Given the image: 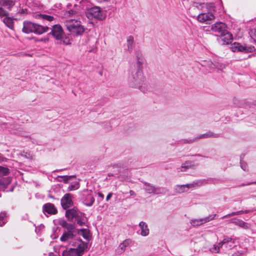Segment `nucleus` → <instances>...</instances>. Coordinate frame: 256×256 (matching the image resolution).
<instances>
[{
	"label": "nucleus",
	"mask_w": 256,
	"mask_h": 256,
	"mask_svg": "<svg viewBox=\"0 0 256 256\" xmlns=\"http://www.w3.org/2000/svg\"><path fill=\"white\" fill-rule=\"evenodd\" d=\"M142 68L132 67L129 70L128 82L132 88H138L144 92L146 78L144 76Z\"/></svg>",
	"instance_id": "obj_1"
},
{
	"label": "nucleus",
	"mask_w": 256,
	"mask_h": 256,
	"mask_svg": "<svg viewBox=\"0 0 256 256\" xmlns=\"http://www.w3.org/2000/svg\"><path fill=\"white\" fill-rule=\"evenodd\" d=\"M72 248L68 250H64L62 252L63 256H82L88 248L87 243L83 242L81 239L76 240L71 242Z\"/></svg>",
	"instance_id": "obj_2"
},
{
	"label": "nucleus",
	"mask_w": 256,
	"mask_h": 256,
	"mask_svg": "<svg viewBox=\"0 0 256 256\" xmlns=\"http://www.w3.org/2000/svg\"><path fill=\"white\" fill-rule=\"evenodd\" d=\"M66 216L70 222H72L74 218L76 222L80 226L86 225L88 222V218L84 214L76 208L67 210L66 212Z\"/></svg>",
	"instance_id": "obj_3"
},
{
	"label": "nucleus",
	"mask_w": 256,
	"mask_h": 256,
	"mask_svg": "<svg viewBox=\"0 0 256 256\" xmlns=\"http://www.w3.org/2000/svg\"><path fill=\"white\" fill-rule=\"evenodd\" d=\"M64 24L67 30L72 34L81 35L84 31V28L81 24V22L78 20H67Z\"/></svg>",
	"instance_id": "obj_4"
},
{
	"label": "nucleus",
	"mask_w": 256,
	"mask_h": 256,
	"mask_svg": "<svg viewBox=\"0 0 256 256\" xmlns=\"http://www.w3.org/2000/svg\"><path fill=\"white\" fill-rule=\"evenodd\" d=\"M48 30V26H43L30 22H24L22 31L26 34L34 32L36 34H41L47 32Z\"/></svg>",
	"instance_id": "obj_5"
},
{
	"label": "nucleus",
	"mask_w": 256,
	"mask_h": 256,
	"mask_svg": "<svg viewBox=\"0 0 256 256\" xmlns=\"http://www.w3.org/2000/svg\"><path fill=\"white\" fill-rule=\"evenodd\" d=\"M52 36L57 40H60L61 43L64 44H70L69 38L64 34V30L60 24H54L51 28V32Z\"/></svg>",
	"instance_id": "obj_6"
},
{
	"label": "nucleus",
	"mask_w": 256,
	"mask_h": 256,
	"mask_svg": "<svg viewBox=\"0 0 256 256\" xmlns=\"http://www.w3.org/2000/svg\"><path fill=\"white\" fill-rule=\"evenodd\" d=\"M88 17L94 18L98 20H103L106 17V14L101 10L99 6H94L88 10Z\"/></svg>",
	"instance_id": "obj_7"
},
{
	"label": "nucleus",
	"mask_w": 256,
	"mask_h": 256,
	"mask_svg": "<svg viewBox=\"0 0 256 256\" xmlns=\"http://www.w3.org/2000/svg\"><path fill=\"white\" fill-rule=\"evenodd\" d=\"M231 48L234 52H240L248 53L253 52L255 51V48L254 46H243L240 43L236 42L232 44Z\"/></svg>",
	"instance_id": "obj_8"
},
{
	"label": "nucleus",
	"mask_w": 256,
	"mask_h": 256,
	"mask_svg": "<svg viewBox=\"0 0 256 256\" xmlns=\"http://www.w3.org/2000/svg\"><path fill=\"white\" fill-rule=\"evenodd\" d=\"M144 188L147 193L153 194H163L166 191L164 188L155 186L146 182H144Z\"/></svg>",
	"instance_id": "obj_9"
},
{
	"label": "nucleus",
	"mask_w": 256,
	"mask_h": 256,
	"mask_svg": "<svg viewBox=\"0 0 256 256\" xmlns=\"http://www.w3.org/2000/svg\"><path fill=\"white\" fill-rule=\"evenodd\" d=\"M202 181L199 180L194 182L192 183L184 184V185H176L175 187V190L178 193H182L187 190L195 187L196 186H200L202 184Z\"/></svg>",
	"instance_id": "obj_10"
},
{
	"label": "nucleus",
	"mask_w": 256,
	"mask_h": 256,
	"mask_svg": "<svg viewBox=\"0 0 256 256\" xmlns=\"http://www.w3.org/2000/svg\"><path fill=\"white\" fill-rule=\"evenodd\" d=\"M216 216V214H214L204 218L192 220L190 223L194 226H200L215 219Z\"/></svg>",
	"instance_id": "obj_11"
},
{
	"label": "nucleus",
	"mask_w": 256,
	"mask_h": 256,
	"mask_svg": "<svg viewBox=\"0 0 256 256\" xmlns=\"http://www.w3.org/2000/svg\"><path fill=\"white\" fill-rule=\"evenodd\" d=\"M72 195L70 194H66L62 198L60 202L61 205L64 209H67L71 206L73 204L72 200Z\"/></svg>",
	"instance_id": "obj_12"
},
{
	"label": "nucleus",
	"mask_w": 256,
	"mask_h": 256,
	"mask_svg": "<svg viewBox=\"0 0 256 256\" xmlns=\"http://www.w3.org/2000/svg\"><path fill=\"white\" fill-rule=\"evenodd\" d=\"M226 26L225 24L221 22H216L212 26L211 30L213 32L222 34L226 32Z\"/></svg>",
	"instance_id": "obj_13"
},
{
	"label": "nucleus",
	"mask_w": 256,
	"mask_h": 256,
	"mask_svg": "<svg viewBox=\"0 0 256 256\" xmlns=\"http://www.w3.org/2000/svg\"><path fill=\"white\" fill-rule=\"evenodd\" d=\"M214 16L213 13L210 12L200 14L197 16V20L200 22H206L214 20Z\"/></svg>",
	"instance_id": "obj_14"
},
{
	"label": "nucleus",
	"mask_w": 256,
	"mask_h": 256,
	"mask_svg": "<svg viewBox=\"0 0 256 256\" xmlns=\"http://www.w3.org/2000/svg\"><path fill=\"white\" fill-rule=\"evenodd\" d=\"M42 210L44 213L46 212L49 214H56L58 213V210L54 205L49 202L43 206Z\"/></svg>",
	"instance_id": "obj_15"
},
{
	"label": "nucleus",
	"mask_w": 256,
	"mask_h": 256,
	"mask_svg": "<svg viewBox=\"0 0 256 256\" xmlns=\"http://www.w3.org/2000/svg\"><path fill=\"white\" fill-rule=\"evenodd\" d=\"M135 56L136 62V66H135L136 68H143L142 65L144 64L145 59L142 52L139 50H136L135 52Z\"/></svg>",
	"instance_id": "obj_16"
},
{
	"label": "nucleus",
	"mask_w": 256,
	"mask_h": 256,
	"mask_svg": "<svg viewBox=\"0 0 256 256\" xmlns=\"http://www.w3.org/2000/svg\"><path fill=\"white\" fill-rule=\"evenodd\" d=\"M74 236V234L72 233L64 232L62 236L60 237V240L63 242H68L71 245V242L78 239H73Z\"/></svg>",
	"instance_id": "obj_17"
},
{
	"label": "nucleus",
	"mask_w": 256,
	"mask_h": 256,
	"mask_svg": "<svg viewBox=\"0 0 256 256\" xmlns=\"http://www.w3.org/2000/svg\"><path fill=\"white\" fill-rule=\"evenodd\" d=\"M220 38L222 39V40L223 41V44H229L231 42L233 38L232 35L230 33L228 32L227 30H226V32L224 33L220 34Z\"/></svg>",
	"instance_id": "obj_18"
},
{
	"label": "nucleus",
	"mask_w": 256,
	"mask_h": 256,
	"mask_svg": "<svg viewBox=\"0 0 256 256\" xmlns=\"http://www.w3.org/2000/svg\"><path fill=\"white\" fill-rule=\"evenodd\" d=\"M130 240H126L121 243L116 249V252L118 254H122L126 250V248L130 244Z\"/></svg>",
	"instance_id": "obj_19"
},
{
	"label": "nucleus",
	"mask_w": 256,
	"mask_h": 256,
	"mask_svg": "<svg viewBox=\"0 0 256 256\" xmlns=\"http://www.w3.org/2000/svg\"><path fill=\"white\" fill-rule=\"evenodd\" d=\"M139 226L140 228V234L142 236H146L149 234V229L148 224L144 222H140L139 223Z\"/></svg>",
	"instance_id": "obj_20"
},
{
	"label": "nucleus",
	"mask_w": 256,
	"mask_h": 256,
	"mask_svg": "<svg viewBox=\"0 0 256 256\" xmlns=\"http://www.w3.org/2000/svg\"><path fill=\"white\" fill-rule=\"evenodd\" d=\"M219 136V134H218L214 133L212 132H208L206 134H202L196 137V139L198 140L199 139L206 138H217Z\"/></svg>",
	"instance_id": "obj_21"
},
{
	"label": "nucleus",
	"mask_w": 256,
	"mask_h": 256,
	"mask_svg": "<svg viewBox=\"0 0 256 256\" xmlns=\"http://www.w3.org/2000/svg\"><path fill=\"white\" fill-rule=\"evenodd\" d=\"M127 50L131 53L134 46V37L132 36H128L127 38Z\"/></svg>",
	"instance_id": "obj_22"
},
{
	"label": "nucleus",
	"mask_w": 256,
	"mask_h": 256,
	"mask_svg": "<svg viewBox=\"0 0 256 256\" xmlns=\"http://www.w3.org/2000/svg\"><path fill=\"white\" fill-rule=\"evenodd\" d=\"M15 2L12 0H4L0 2V6L6 8L8 10H11L14 5Z\"/></svg>",
	"instance_id": "obj_23"
},
{
	"label": "nucleus",
	"mask_w": 256,
	"mask_h": 256,
	"mask_svg": "<svg viewBox=\"0 0 256 256\" xmlns=\"http://www.w3.org/2000/svg\"><path fill=\"white\" fill-rule=\"evenodd\" d=\"M232 222L234 224L246 230L250 228V226L248 223L246 222L240 220H236Z\"/></svg>",
	"instance_id": "obj_24"
},
{
	"label": "nucleus",
	"mask_w": 256,
	"mask_h": 256,
	"mask_svg": "<svg viewBox=\"0 0 256 256\" xmlns=\"http://www.w3.org/2000/svg\"><path fill=\"white\" fill-rule=\"evenodd\" d=\"M94 202V198L91 194L87 195L86 199L84 200V203L88 206H92Z\"/></svg>",
	"instance_id": "obj_25"
},
{
	"label": "nucleus",
	"mask_w": 256,
	"mask_h": 256,
	"mask_svg": "<svg viewBox=\"0 0 256 256\" xmlns=\"http://www.w3.org/2000/svg\"><path fill=\"white\" fill-rule=\"evenodd\" d=\"M6 213L1 212L0 213V226H3L6 222Z\"/></svg>",
	"instance_id": "obj_26"
},
{
	"label": "nucleus",
	"mask_w": 256,
	"mask_h": 256,
	"mask_svg": "<svg viewBox=\"0 0 256 256\" xmlns=\"http://www.w3.org/2000/svg\"><path fill=\"white\" fill-rule=\"evenodd\" d=\"M230 242H232V238L226 237L224 238L222 242H218L216 245L219 246L220 249V248H222L223 246L225 248L226 244H228Z\"/></svg>",
	"instance_id": "obj_27"
},
{
	"label": "nucleus",
	"mask_w": 256,
	"mask_h": 256,
	"mask_svg": "<svg viewBox=\"0 0 256 256\" xmlns=\"http://www.w3.org/2000/svg\"><path fill=\"white\" fill-rule=\"evenodd\" d=\"M11 182V180L8 178H2L0 182V185L2 188H6L8 185Z\"/></svg>",
	"instance_id": "obj_28"
},
{
	"label": "nucleus",
	"mask_w": 256,
	"mask_h": 256,
	"mask_svg": "<svg viewBox=\"0 0 256 256\" xmlns=\"http://www.w3.org/2000/svg\"><path fill=\"white\" fill-rule=\"evenodd\" d=\"M4 22L6 24V25L8 27L10 28H12L13 27V20L9 18V17H6L4 18Z\"/></svg>",
	"instance_id": "obj_29"
},
{
	"label": "nucleus",
	"mask_w": 256,
	"mask_h": 256,
	"mask_svg": "<svg viewBox=\"0 0 256 256\" xmlns=\"http://www.w3.org/2000/svg\"><path fill=\"white\" fill-rule=\"evenodd\" d=\"M194 166L193 162L192 161H186L184 163L182 166V171H184L185 169L191 168Z\"/></svg>",
	"instance_id": "obj_30"
},
{
	"label": "nucleus",
	"mask_w": 256,
	"mask_h": 256,
	"mask_svg": "<svg viewBox=\"0 0 256 256\" xmlns=\"http://www.w3.org/2000/svg\"><path fill=\"white\" fill-rule=\"evenodd\" d=\"M206 8L208 10V12H210L214 14V12H215L216 8L214 6V4L212 2L204 4Z\"/></svg>",
	"instance_id": "obj_31"
},
{
	"label": "nucleus",
	"mask_w": 256,
	"mask_h": 256,
	"mask_svg": "<svg viewBox=\"0 0 256 256\" xmlns=\"http://www.w3.org/2000/svg\"><path fill=\"white\" fill-rule=\"evenodd\" d=\"M38 16L43 20H46L48 22H52L54 19V16L49 15H46L45 14H40L38 15Z\"/></svg>",
	"instance_id": "obj_32"
},
{
	"label": "nucleus",
	"mask_w": 256,
	"mask_h": 256,
	"mask_svg": "<svg viewBox=\"0 0 256 256\" xmlns=\"http://www.w3.org/2000/svg\"><path fill=\"white\" fill-rule=\"evenodd\" d=\"M65 228L66 230V231H65L64 232H68V233H72V234H74V230H75V226L74 224H69Z\"/></svg>",
	"instance_id": "obj_33"
},
{
	"label": "nucleus",
	"mask_w": 256,
	"mask_h": 256,
	"mask_svg": "<svg viewBox=\"0 0 256 256\" xmlns=\"http://www.w3.org/2000/svg\"><path fill=\"white\" fill-rule=\"evenodd\" d=\"M10 173V170L5 167L0 166V174L6 176Z\"/></svg>",
	"instance_id": "obj_34"
},
{
	"label": "nucleus",
	"mask_w": 256,
	"mask_h": 256,
	"mask_svg": "<svg viewBox=\"0 0 256 256\" xmlns=\"http://www.w3.org/2000/svg\"><path fill=\"white\" fill-rule=\"evenodd\" d=\"M80 187L79 183L76 182L75 184L69 186L68 188V190L72 191L78 190Z\"/></svg>",
	"instance_id": "obj_35"
},
{
	"label": "nucleus",
	"mask_w": 256,
	"mask_h": 256,
	"mask_svg": "<svg viewBox=\"0 0 256 256\" xmlns=\"http://www.w3.org/2000/svg\"><path fill=\"white\" fill-rule=\"evenodd\" d=\"M198 140L196 139V137L194 138H190L189 140L184 139L179 141L180 143L184 144H192L194 142Z\"/></svg>",
	"instance_id": "obj_36"
},
{
	"label": "nucleus",
	"mask_w": 256,
	"mask_h": 256,
	"mask_svg": "<svg viewBox=\"0 0 256 256\" xmlns=\"http://www.w3.org/2000/svg\"><path fill=\"white\" fill-rule=\"evenodd\" d=\"M80 231L82 232V236H83V238L86 240H88L90 238V234L86 230L82 228L80 230Z\"/></svg>",
	"instance_id": "obj_37"
},
{
	"label": "nucleus",
	"mask_w": 256,
	"mask_h": 256,
	"mask_svg": "<svg viewBox=\"0 0 256 256\" xmlns=\"http://www.w3.org/2000/svg\"><path fill=\"white\" fill-rule=\"evenodd\" d=\"M236 240L232 238V242H229L228 244H226L225 248H226L230 249L234 246Z\"/></svg>",
	"instance_id": "obj_38"
},
{
	"label": "nucleus",
	"mask_w": 256,
	"mask_h": 256,
	"mask_svg": "<svg viewBox=\"0 0 256 256\" xmlns=\"http://www.w3.org/2000/svg\"><path fill=\"white\" fill-rule=\"evenodd\" d=\"M8 15V12L2 8L0 7V16H7Z\"/></svg>",
	"instance_id": "obj_39"
},
{
	"label": "nucleus",
	"mask_w": 256,
	"mask_h": 256,
	"mask_svg": "<svg viewBox=\"0 0 256 256\" xmlns=\"http://www.w3.org/2000/svg\"><path fill=\"white\" fill-rule=\"evenodd\" d=\"M240 167L244 171L248 170L247 164L242 160H240Z\"/></svg>",
	"instance_id": "obj_40"
},
{
	"label": "nucleus",
	"mask_w": 256,
	"mask_h": 256,
	"mask_svg": "<svg viewBox=\"0 0 256 256\" xmlns=\"http://www.w3.org/2000/svg\"><path fill=\"white\" fill-rule=\"evenodd\" d=\"M210 250L212 251V252L218 253L220 250L219 246H218L216 244H214L213 245L212 248L210 249Z\"/></svg>",
	"instance_id": "obj_41"
},
{
	"label": "nucleus",
	"mask_w": 256,
	"mask_h": 256,
	"mask_svg": "<svg viewBox=\"0 0 256 256\" xmlns=\"http://www.w3.org/2000/svg\"><path fill=\"white\" fill-rule=\"evenodd\" d=\"M59 224L60 226H61L62 228H64L69 224L68 223L66 220H62L60 221Z\"/></svg>",
	"instance_id": "obj_42"
},
{
	"label": "nucleus",
	"mask_w": 256,
	"mask_h": 256,
	"mask_svg": "<svg viewBox=\"0 0 256 256\" xmlns=\"http://www.w3.org/2000/svg\"><path fill=\"white\" fill-rule=\"evenodd\" d=\"M60 177L62 178V180L64 182H66L71 178L72 176H60Z\"/></svg>",
	"instance_id": "obj_43"
},
{
	"label": "nucleus",
	"mask_w": 256,
	"mask_h": 256,
	"mask_svg": "<svg viewBox=\"0 0 256 256\" xmlns=\"http://www.w3.org/2000/svg\"><path fill=\"white\" fill-rule=\"evenodd\" d=\"M6 160V158H4L2 154L0 153V163Z\"/></svg>",
	"instance_id": "obj_44"
},
{
	"label": "nucleus",
	"mask_w": 256,
	"mask_h": 256,
	"mask_svg": "<svg viewBox=\"0 0 256 256\" xmlns=\"http://www.w3.org/2000/svg\"><path fill=\"white\" fill-rule=\"evenodd\" d=\"M22 156H24L26 158H29L30 156V154H28L26 152H24L22 153Z\"/></svg>",
	"instance_id": "obj_45"
},
{
	"label": "nucleus",
	"mask_w": 256,
	"mask_h": 256,
	"mask_svg": "<svg viewBox=\"0 0 256 256\" xmlns=\"http://www.w3.org/2000/svg\"><path fill=\"white\" fill-rule=\"evenodd\" d=\"M112 192H110L106 196V200L107 202H108L110 199L111 198V197L112 196Z\"/></svg>",
	"instance_id": "obj_46"
},
{
	"label": "nucleus",
	"mask_w": 256,
	"mask_h": 256,
	"mask_svg": "<svg viewBox=\"0 0 256 256\" xmlns=\"http://www.w3.org/2000/svg\"><path fill=\"white\" fill-rule=\"evenodd\" d=\"M256 184V182H250V183H248L246 184H241L240 186H249V185H250V184Z\"/></svg>",
	"instance_id": "obj_47"
},
{
	"label": "nucleus",
	"mask_w": 256,
	"mask_h": 256,
	"mask_svg": "<svg viewBox=\"0 0 256 256\" xmlns=\"http://www.w3.org/2000/svg\"><path fill=\"white\" fill-rule=\"evenodd\" d=\"M76 12L73 10H70L68 12V16H70L74 14Z\"/></svg>",
	"instance_id": "obj_48"
},
{
	"label": "nucleus",
	"mask_w": 256,
	"mask_h": 256,
	"mask_svg": "<svg viewBox=\"0 0 256 256\" xmlns=\"http://www.w3.org/2000/svg\"><path fill=\"white\" fill-rule=\"evenodd\" d=\"M236 215H240V214H244L243 210L236 212Z\"/></svg>",
	"instance_id": "obj_49"
},
{
	"label": "nucleus",
	"mask_w": 256,
	"mask_h": 256,
	"mask_svg": "<svg viewBox=\"0 0 256 256\" xmlns=\"http://www.w3.org/2000/svg\"><path fill=\"white\" fill-rule=\"evenodd\" d=\"M129 192H130V196H135L136 195L135 192L132 190H130Z\"/></svg>",
	"instance_id": "obj_50"
},
{
	"label": "nucleus",
	"mask_w": 256,
	"mask_h": 256,
	"mask_svg": "<svg viewBox=\"0 0 256 256\" xmlns=\"http://www.w3.org/2000/svg\"><path fill=\"white\" fill-rule=\"evenodd\" d=\"M253 212V210H243V214H248V212Z\"/></svg>",
	"instance_id": "obj_51"
},
{
	"label": "nucleus",
	"mask_w": 256,
	"mask_h": 256,
	"mask_svg": "<svg viewBox=\"0 0 256 256\" xmlns=\"http://www.w3.org/2000/svg\"><path fill=\"white\" fill-rule=\"evenodd\" d=\"M98 196L102 198H104V194H102L101 192H98Z\"/></svg>",
	"instance_id": "obj_52"
},
{
	"label": "nucleus",
	"mask_w": 256,
	"mask_h": 256,
	"mask_svg": "<svg viewBox=\"0 0 256 256\" xmlns=\"http://www.w3.org/2000/svg\"><path fill=\"white\" fill-rule=\"evenodd\" d=\"M230 216H232L231 215H230V214H228L224 216L222 218H228V217H230Z\"/></svg>",
	"instance_id": "obj_53"
},
{
	"label": "nucleus",
	"mask_w": 256,
	"mask_h": 256,
	"mask_svg": "<svg viewBox=\"0 0 256 256\" xmlns=\"http://www.w3.org/2000/svg\"><path fill=\"white\" fill-rule=\"evenodd\" d=\"M231 216H236V212H232L230 213Z\"/></svg>",
	"instance_id": "obj_54"
},
{
	"label": "nucleus",
	"mask_w": 256,
	"mask_h": 256,
	"mask_svg": "<svg viewBox=\"0 0 256 256\" xmlns=\"http://www.w3.org/2000/svg\"><path fill=\"white\" fill-rule=\"evenodd\" d=\"M195 156H202L200 154H196Z\"/></svg>",
	"instance_id": "obj_55"
},
{
	"label": "nucleus",
	"mask_w": 256,
	"mask_h": 256,
	"mask_svg": "<svg viewBox=\"0 0 256 256\" xmlns=\"http://www.w3.org/2000/svg\"><path fill=\"white\" fill-rule=\"evenodd\" d=\"M12 190H13V188H12V189L10 190V191H11V192H12Z\"/></svg>",
	"instance_id": "obj_56"
},
{
	"label": "nucleus",
	"mask_w": 256,
	"mask_h": 256,
	"mask_svg": "<svg viewBox=\"0 0 256 256\" xmlns=\"http://www.w3.org/2000/svg\"><path fill=\"white\" fill-rule=\"evenodd\" d=\"M108 176H111V174H108Z\"/></svg>",
	"instance_id": "obj_57"
},
{
	"label": "nucleus",
	"mask_w": 256,
	"mask_h": 256,
	"mask_svg": "<svg viewBox=\"0 0 256 256\" xmlns=\"http://www.w3.org/2000/svg\"><path fill=\"white\" fill-rule=\"evenodd\" d=\"M255 32L256 33V30H254Z\"/></svg>",
	"instance_id": "obj_58"
}]
</instances>
